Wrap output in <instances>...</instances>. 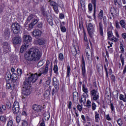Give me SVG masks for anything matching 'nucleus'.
I'll use <instances>...</instances> for the list:
<instances>
[{
    "label": "nucleus",
    "instance_id": "7c9ffc66",
    "mask_svg": "<svg viewBox=\"0 0 126 126\" xmlns=\"http://www.w3.org/2000/svg\"><path fill=\"white\" fill-rule=\"evenodd\" d=\"M78 99V93L77 92H74L73 93V99Z\"/></svg>",
    "mask_w": 126,
    "mask_h": 126
},
{
    "label": "nucleus",
    "instance_id": "e433bc0d",
    "mask_svg": "<svg viewBox=\"0 0 126 126\" xmlns=\"http://www.w3.org/2000/svg\"><path fill=\"white\" fill-rule=\"evenodd\" d=\"M12 110L13 113L14 115H16V114H18V113H19V108H12Z\"/></svg>",
    "mask_w": 126,
    "mask_h": 126
},
{
    "label": "nucleus",
    "instance_id": "c03bdc74",
    "mask_svg": "<svg viewBox=\"0 0 126 126\" xmlns=\"http://www.w3.org/2000/svg\"><path fill=\"white\" fill-rule=\"evenodd\" d=\"M60 28L61 29L62 32H64L65 31H66V29L65 28V27H63V25L61 24L60 26Z\"/></svg>",
    "mask_w": 126,
    "mask_h": 126
},
{
    "label": "nucleus",
    "instance_id": "774afa93",
    "mask_svg": "<svg viewBox=\"0 0 126 126\" xmlns=\"http://www.w3.org/2000/svg\"><path fill=\"white\" fill-rule=\"evenodd\" d=\"M40 126H46L44 119H42V122L40 123Z\"/></svg>",
    "mask_w": 126,
    "mask_h": 126
},
{
    "label": "nucleus",
    "instance_id": "b1692460",
    "mask_svg": "<svg viewBox=\"0 0 126 126\" xmlns=\"http://www.w3.org/2000/svg\"><path fill=\"white\" fill-rule=\"evenodd\" d=\"M41 13L44 17H47V16H48V13H47V12H46V11L45 10V8H44V7H42L41 8Z\"/></svg>",
    "mask_w": 126,
    "mask_h": 126
},
{
    "label": "nucleus",
    "instance_id": "de8ad7c7",
    "mask_svg": "<svg viewBox=\"0 0 126 126\" xmlns=\"http://www.w3.org/2000/svg\"><path fill=\"white\" fill-rule=\"evenodd\" d=\"M77 109L78 111H79V112H81V111H82V109H83L82 106L80 105V104H78L77 106Z\"/></svg>",
    "mask_w": 126,
    "mask_h": 126
},
{
    "label": "nucleus",
    "instance_id": "412c9836",
    "mask_svg": "<svg viewBox=\"0 0 126 126\" xmlns=\"http://www.w3.org/2000/svg\"><path fill=\"white\" fill-rule=\"evenodd\" d=\"M99 31L101 36H103V24L101 22L99 23Z\"/></svg>",
    "mask_w": 126,
    "mask_h": 126
},
{
    "label": "nucleus",
    "instance_id": "6e6552de",
    "mask_svg": "<svg viewBox=\"0 0 126 126\" xmlns=\"http://www.w3.org/2000/svg\"><path fill=\"white\" fill-rule=\"evenodd\" d=\"M48 1L50 2V5L53 6L55 12L58 14L59 13V4L52 0H49Z\"/></svg>",
    "mask_w": 126,
    "mask_h": 126
},
{
    "label": "nucleus",
    "instance_id": "09e8293b",
    "mask_svg": "<svg viewBox=\"0 0 126 126\" xmlns=\"http://www.w3.org/2000/svg\"><path fill=\"white\" fill-rule=\"evenodd\" d=\"M115 26L118 30L121 29V27L120 26V24H119L118 21L115 22Z\"/></svg>",
    "mask_w": 126,
    "mask_h": 126
},
{
    "label": "nucleus",
    "instance_id": "49530a36",
    "mask_svg": "<svg viewBox=\"0 0 126 126\" xmlns=\"http://www.w3.org/2000/svg\"><path fill=\"white\" fill-rule=\"evenodd\" d=\"M92 107L93 111H95L96 110V107H97V105H96V104H95V103L93 102L92 104Z\"/></svg>",
    "mask_w": 126,
    "mask_h": 126
},
{
    "label": "nucleus",
    "instance_id": "aec40b11",
    "mask_svg": "<svg viewBox=\"0 0 126 126\" xmlns=\"http://www.w3.org/2000/svg\"><path fill=\"white\" fill-rule=\"evenodd\" d=\"M94 119L95 123H99L100 120V114L97 111L94 112Z\"/></svg>",
    "mask_w": 126,
    "mask_h": 126
},
{
    "label": "nucleus",
    "instance_id": "e2e57ef3",
    "mask_svg": "<svg viewBox=\"0 0 126 126\" xmlns=\"http://www.w3.org/2000/svg\"><path fill=\"white\" fill-rule=\"evenodd\" d=\"M11 88V86L10 85V84L7 83L6 85V89H10Z\"/></svg>",
    "mask_w": 126,
    "mask_h": 126
},
{
    "label": "nucleus",
    "instance_id": "4d7b16f0",
    "mask_svg": "<svg viewBox=\"0 0 126 126\" xmlns=\"http://www.w3.org/2000/svg\"><path fill=\"white\" fill-rule=\"evenodd\" d=\"M17 73L19 74V75H21V74H22V69L20 68L17 69Z\"/></svg>",
    "mask_w": 126,
    "mask_h": 126
},
{
    "label": "nucleus",
    "instance_id": "bf43d9fd",
    "mask_svg": "<svg viewBox=\"0 0 126 126\" xmlns=\"http://www.w3.org/2000/svg\"><path fill=\"white\" fill-rule=\"evenodd\" d=\"M36 25V24H34V23H32L29 25V28L31 29H32L33 28V27Z\"/></svg>",
    "mask_w": 126,
    "mask_h": 126
},
{
    "label": "nucleus",
    "instance_id": "1a4fd4ad",
    "mask_svg": "<svg viewBox=\"0 0 126 126\" xmlns=\"http://www.w3.org/2000/svg\"><path fill=\"white\" fill-rule=\"evenodd\" d=\"M3 52L5 53H8L10 52V46L7 41H3L2 43Z\"/></svg>",
    "mask_w": 126,
    "mask_h": 126
},
{
    "label": "nucleus",
    "instance_id": "37998d69",
    "mask_svg": "<svg viewBox=\"0 0 126 126\" xmlns=\"http://www.w3.org/2000/svg\"><path fill=\"white\" fill-rule=\"evenodd\" d=\"M125 96L124 95V94H121L120 95L119 98L120 99V100L123 101V102H126V99H125Z\"/></svg>",
    "mask_w": 126,
    "mask_h": 126
},
{
    "label": "nucleus",
    "instance_id": "4468645a",
    "mask_svg": "<svg viewBox=\"0 0 126 126\" xmlns=\"http://www.w3.org/2000/svg\"><path fill=\"white\" fill-rule=\"evenodd\" d=\"M82 74L84 78L85 77L86 70L85 69V61L83 57H82Z\"/></svg>",
    "mask_w": 126,
    "mask_h": 126
},
{
    "label": "nucleus",
    "instance_id": "58836bf2",
    "mask_svg": "<svg viewBox=\"0 0 126 126\" xmlns=\"http://www.w3.org/2000/svg\"><path fill=\"white\" fill-rule=\"evenodd\" d=\"M86 107L87 108H91V101L89 99H88L87 101Z\"/></svg>",
    "mask_w": 126,
    "mask_h": 126
},
{
    "label": "nucleus",
    "instance_id": "6e6d98bb",
    "mask_svg": "<svg viewBox=\"0 0 126 126\" xmlns=\"http://www.w3.org/2000/svg\"><path fill=\"white\" fill-rule=\"evenodd\" d=\"M92 2L94 4V8L95 10L96 9V0H92Z\"/></svg>",
    "mask_w": 126,
    "mask_h": 126
},
{
    "label": "nucleus",
    "instance_id": "c756f323",
    "mask_svg": "<svg viewBox=\"0 0 126 126\" xmlns=\"http://www.w3.org/2000/svg\"><path fill=\"white\" fill-rule=\"evenodd\" d=\"M120 2H118V0H113V2H114V4H115V5H119L120 6H121L122 7V6H123V5L122 4V2H121V0H120Z\"/></svg>",
    "mask_w": 126,
    "mask_h": 126
},
{
    "label": "nucleus",
    "instance_id": "20e7f679",
    "mask_svg": "<svg viewBox=\"0 0 126 126\" xmlns=\"http://www.w3.org/2000/svg\"><path fill=\"white\" fill-rule=\"evenodd\" d=\"M49 67H50L49 70L52 72L53 68L52 67V63H51V61L47 60L46 61L45 67H42L39 69L40 72H41V73H43V74H47L48 73V71H49Z\"/></svg>",
    "mask_w": 126,
    "mask_h": 126
},
{
    "label": "nucleus",
    "instance_id": "f3484780",
    "mask_svg": "<svg viewBox=\"0 0 126 126\" xmlns=\"http://www.w3.org/2000/svg\"><path fill=\"white\" fill-rule=\"evenodd\" d=\"M42 34V32L39 30H34L32 32V36L33 37H35V38H38L40 37Z\"/></svg>",
    "mask_w": 126,
    "mask_h": 126
},
{
    "label": "nucleus",
    "instance_id": "0eeeda50",
    "mask_svg": "<svg viewBox=\"0 0 126 126\" xmlns=\"http://www.w3.org/2000/svg\"><path fill=\"white\" fill-rule=\"evenodd\" d=\"M11 30L14 34H18L20 31V25L17 23L13 24L11 26Z\"/></svg>",
    "mask_w": 126,
    "mask_h": 126
},
{
    "label": "nucleus",
    "instance_id": "680f3d73",
    "mask_svg": "<svg viewBox=\"0 0 126 126\" xmlns=\"http://www.w3.org/2000/svg\"><path fill=\"white\" fill-rule=\"evenodd\" d=\"M44 64V63H43V61H39L37 64L38 66H42Z\"/></svg>",
    "mask_w": 126,
    "mask_h": 126
},
{
    "label": "nucleus",
    "instance_id": "dca6fc26",
    "mask_svg": "<svg viewBox=\"0 0 126 126\" xmlns=\"http://www.w3.org/2000/svg\"><path fill=\"white\" fill-rule=\"evenodd\" d=\"M32 109L35 111V112H37L38 113H40L43 109H44L41 105H37V104H33L32 106Z\"/></svg>",
    "mask_w": 126,
    "mask_h": 126
},
{
    "label": "nucleus",
    "instance_id": "f257e3e1",
    "mask_svg": "<svg viewBox=\"0 0 126 126\" xmlns=\"http://www.w3.org/2000/svg\"><path fill=\"white\" fill-rule=\"evenodd\" d=\"M41 52L36 48H31L25 54V58L28 61H39L41 59Z\"/></svg>",
    "mask_w": 126,
    "mask_h": 126
},
{
    "label": "nucleus",
    "instance_id": "ea45409f",
    "mask_svg": "<svg viewBox=\"0 0 126 126\" xmlns=\"http://www.w3.org/2000/svg\"><path fill=\"white\" fill-rule=\"evenodd\" d=\"M19 108V103L17 102H15L13 104V106L12 108Z\"/></svg>",
    "mask_w": 126,
    "mask_h": 126
},
{
    "label": "nucleus",
    "instance_id": "3c124183",
    "mask_svg": "<svg viewBox=\"0 0 126 126\" xmlns=\"http://www.w3.org/2000/svg\"><path fill=\"white\" fill-rule=\"evenodd\" d=\"M117 123L119 125V126H123V121H122V119H118L117 121Z\"/></svg>",
    "mask_w": 126,
    "mask_h": 126
},
{
    "label": "nucleus",
    "instance_id": "72a5a7b5",
    "mask_svg": "<svg viewBox=\"0 0 126 126\" xmlns=\"http://www.w3.org/2000/svg\"><path fill=\"white\" fill-rule=\"evenodd\" d=\"M82 86V90L83 92H85L86 94H87L88 93V89L85 87V85L84 84H83Z\"/></svg>",
    "mask_w": 126,
    "mask_h": 126
},
{
    "label": "nucleus",
    "instance_id": "a878e982",
    "mask_svg": "<svg viewBox=\"0 0 126 126\" xmlns=\"http://www.w3.org/2000/svg\"><path fill=\"white\" fill-rule=\"evenodd\" d=\"M70 66L68 65L67 66L66 77L70 76Z\"/></svg>",
    "mask_w": 126,
    "mask_h": 126
},
{
    "label": "nucleus",
    "instance_id": "0e129e2a",
    "mask_svg": "<svg viewBox=\"0 0 126 126\" xmlns=\"http://www.w3.org/2000/svg\"><path fill=\"white\" fill-rule=\"evenodd\" d=\"M106 120L107 121H112V118H111V117H110V115L107 114L106 116Z\"/></svg>",
    "mask_w": 126,
    "mask_h": 126
},
{
    "label": "nucleus",
    "instance_id": "473e14b6",
    "mask_svg": "<svg viewBox=\"0 0 126 126\" xmlns=\"http://www.w3.org/2000/svg\"><path fill=\"white\" fill-rule=\"evenodd\" d=\"M120 24L122 28H126V22H125V20H121L120 21Z\"/></svg>",
    "mask_w": 126,
    "mask_h": 126
},
{
    "label": "nucleus",
    "instance_id": "f704fd0d",
    "mask_svg": "<svg viewBox=\"0 0 126 126\" xmlns=\"http://www.w3.org/2000/svg\"><path fill=\"white\" fill-rule=\"evenodd\" d=\"M50 93H51V91H50L49 90H46L44 93L45 97H49V96H50Z\"/></svg>",
    "mask_w": 126,
    "mask_h": 126
},
{
    "label": "nucleus",
    "instance_id": "39448f33",
    "mask_svg": "<svg viewBox=\"0 0 126 126\" xmlns=\"http://www.w3.org/2000/svg\"><path fill=\"white\" fill-rule=\"evenodd\" d=\"M27 21L28 22L31 21L32 23H33V24H37L39 21V18L35 15L31 14L28 16Z\"/></svg>",
    "mask_w": 126,
    "mask_h": 126
},
{
    "label": "nucleus",
    "instance_id": "13d9d810",
    "mask_svg": "<svg viewBox=\"0 0 126 126\" xmlns=\"http://www.w3.org/2000/svg\"><path fill=\"white\" fill-rule=\"evenodd\" d=\"M88 9H89V11H92V9H93L92 4H91V3L89 4Z\"/></svg>",
    "mask_w": 126,
    "mask_h": 126
},
{
    "label": "nucleus",
    "instance_id": "6ab92c4d",
    "mask_svg": "<svg viewBox=\"0 0 126 126\" xmlns=\"http://www.w3.org/2000/svg\"><path fill=\"white\" fill-rule=\"evenodd\" d=\"M113 28L112 27L108 28L107 36L108 38H111L113 36Z\"/></svg>",
    "mask_w": 126,
    "mask_h": 126
},
{
    "label": "nucleus",
    "instance_id": "8fccbe9b",
    "mask_svg": "<svg viewBox=\"0 0 126 126\" xmlns=\"http://www.w3.org/2000/svg\"><path fill=\"white\" fill-rule=\"evenodd\" d=\"M13 125V121L12 120H10L7 123V126H12Z\"/></svg>",
    "mask_w": 126,
    "mask_h": 126
},
{
    "label": "nucleus",
    "instance_id": "423d86ee",
    "mask_svg": "<svg viewBox=\"0 0 126 126\" xmlns=\"http://www.w3.org/2000/svg\"><path fill=\"white\" fill-rule=\"evenodd\" d=\"M91 97L92 98V100L94 101H97L99 99V93L97 90L95 89H93L90 92Z\"/></svg>",
    "mask_w": 126,
    "mask_h": 126
},
{
    "label": "nucleus",
    "instance_id": "a18cd8bd",
    "mask_svg": "<svg viewBox=\"0 0 126 126\" xmlns=\"http://www.w3.org/2000/svg\"><path fill=\"white\" fill-rule=\"evenodd\" d=\"M20 121H21V117L20 116L18 115L16 117V122L17 124H19L20 123Z\"/></svg>",
    "mask_w": 126,
    "mask_h": 126
},
{
    "label": "nucleus",
    "instance_id": "7ed1b4c3",
    "mask_svg": "<svg viewBox=\"0 0 126 126\" xmlns=\"http://www.w3.org/2000/svg\"><path fill=\"white\" fill-rule=\"evenodd\" d=\"M30 74L28 79H26L25 81H27L28 83L31 84V82H32V83H35L38 80V78H39L42 74H44V73H41V72H40V69H39L38 73H35L34 74H31V73H30Z\"/></svg>",
    "mask_w": 126,
    "mask_h": 126
},
{
    "label": "nucleus",
    "instance_id": "a19ab883",
    "mask_svg": "<svg viewBox=\"0 0 126 126\" xmlns=\"http://www.w3.org/2000/svg\"><path fill=\"white\" fill-rule=\"evenodd\" d=\"M63 53H60L59 55V60L60 61H63Z\"/></svg>",
    "mask_w": 126,
    "mask_h": 126
},
{
    "label": "nucleus",
    "instance_id": "69168bd1",
    "mask_svg": "<svg viewBox=\"0 0 126 126\" xmlns=\"http://www.w3.org/2000/svg\"><path fill=\"white\" fill-rule=\"evenodd\" d=\"M6 78H8V80H9V79H11V74L10 73H9L8 75L5 76Z\"/></svg>",
    "mask_w": 126,
    "mask_h": 126
},
{
    "label": "nucleus",
    "instance_id": "864d4df0",
    "mask_svg": "<svg viewBox=\"0 0 126 126\" xmlns=\"http://www.w3.org/2000/svg\"><path fill=\"white\" fill-rule=\"evenodd\" d=\"M75 53H73L74 54V56H76V54L79 55L80 54V51H79V48H77V49H75Z\"/></svg>",
    "mask_w": 126,
    "mask_h": 126
},
{
    "label": "nucleus",
    "instance_id": "603ef678",
    "mask_svg": "<svg viewBox=\"0 0 126 126\" xmlns=\"http://www.w3.org/2000/svg\"><path fill=\"white\" fill-rule=\"evenodd\" d=\"M0 120L1 122H3L6 121V119L5 118V117H4V116H1L0 117Z\"/></svg>",
    "mask_w": 126,
    "mask_h": 126
},
{
    "label": "nucleus",
    "instance_id": "c85d7f7f",
    "mask_svg": "<svg viewBox=\"0 0 126 126\" xmlns=\"http://www.w3.org/2000/svg\"><path fill=\"white\" fill-rule=\"evenodd\" d=\"M104 16V12L103 10H101L98 14V18L99 19H103V17Z\"/></svg>",
    "mask_w": 126,
    "mask_h": 126
},
{
    "label": "nucleus",
    "instance_id": "4be33fe9",
    "mask_svg": "<svg viewBox=\"0 0 126 126\" xmlns=\"http://www.w3.org/2000/svg\"><path fill=\"white\" fill-rule=\"evenodd\" d=\"M11 79L12 82H16V80H17V74L16 73H12L11 77Z\"/></svg>",
    "mask_w": 126,
    "mask_h": 126
},
{
    "label": "nucleus",
    "instance_id": "ddd939ff",
    "mask_svg": "<svg viewBox=\"0 0 126 126\" xmlns=\"http://www.w3.org/2000/svg\"><path fill=\"white\" fill-rule=\"evenodd\" d=\"M87 31L90 35V37H92V34L94 33V27L92 23L89 24L88 27H87Z\"/></svg>",
    "mask_w": 126,
    "mask_h": 126
},
{
    "label": "nucleus",
    "instance_id": "338daca9",
    "mask_svg": "<svg viewBox=\"0 0 126 126\" xmlns=\"http://www.w3.org/2000/svg\"><path fill=\"white\" fill-rule=\"evenodd\" d=\"M121 36H122V38H123L124 39V40H126V33H123L121 34Z\"/></svg>",
    "mask_w": 126,
    "mask_h": 126
},
{
    "label": "nucleus",
    "instance_id": "79ce46f5",
    "mask_svg": "<svg viewBox=\"0 0 126 126\" xmlns=\"http://www.w3.org/2000/svg\"><path fill=\"white\" fill-rule=\"evenodd\" d=\"M81 6L83 7H85V0H80Z\"/></svg>",
    "mask_w": 126,
    "mask_h": 126
},
{
    "label": "nucleus",
    "instance_id": "5701e85b",
    "mask_svg": "<svg viewBox=\"0 0 126 126\" xmlns=\"http://www.w3.org/2000/svg\"><path fill=\"white\" fill-rule=\"evenodd\" d=\"M29 46V44H26L25 43H24V44L21 47V49H20L21 53H23L24 51H26V49L28 48Z\"/></svg>",
    "mask_w": 126,
    "mask_h": 126
},
{
    "label": "nucleus",
    "instance_id": "a211bd4d",
    "mask_svg": "<svg viewBox=\"0 0 126 126\" xmlns=\"http://www.w3.org/2000/svg\"><path fill=\"white\" fill-rule=\"evenodd\" d=\"M3 35L6 40H8V39H9V37L10 36V32L9 31V29L7 28L5 29Z\"/></svg>",
    "mask_w": 126,
    "mask_h": 126
},
{
    "label": "nucleus",
    "instance_id": "cd10ccee",
    "mask_svg": "<svg viewBox=\"0 0 126 126\" xmlns=\"http://www.w3.org/2000/svg\"><path fill=\"white\" fill-rule=\"evenodd\" d=\"M120 59L121 62L122 63V66H124V65H125V57L123 56V54H122L120 56Z\"/></svg>",
    "mask_w": 126,
    "mask_h": 126
},
{
    "label": "nucleus",
    "instance_id": "393cba45",
    "mask_svg": "<svg viewBox=\"0 0 126 126\" xmlns=\"http://www.w3.org/2000/svg\"><path fill=\"white\" fill-rule=\"evenodd\" d=\"M43 117L45 121H49V119H50V113L49 112H45L43 114Z\"/></svg>",
    "mask_w": 126,
    "mask_h": 126
},
{
    "label": "nucleus",
    "instance_id": "c9c22d12",
    "mask_svg": "<svg viewBox=\"0 0 126 126\" xmlns=\"http://www.w3.org/2000/svg\"><path fill=\"white\" fill-rule=\"evenodd\" d=\"M53 70H54L55 73H56V74H58L59 72H58V71L59 70V69L58 68V65H55L54 66Z\"/></svg>",
    "mask_w": 126,
    "mask_h": 126
},
{
    "label": "nucleus",
    "instance_id": "5fc2aeb1",
    "mask_svg": "<svg viewBox=\"0 0 126 126\" xmlns=\"http://www.w3.org/2000/svg\"><path fill=\"white\" fill-rule=\"evenodd\" d=\"M6 107L7 109H10V108H11V104L10 102H7L6 104Z\"/></svg>",
    "mask_w": 126,
    "mask_h": 126
},
{
    "label": "nucleus",
    "instance_id": "f03ea898",
    "mask_svg": "<svg viewBox=\"0 0 126 126\" xmlns=\"http://www.w3.org/2000/svg\"><path fill=\"white\" fill-rule=\"evenodd\" d=\"M30 84L27 82V81H25L23 83V87L22 89V98L26 99L28 96L31 94V89Z\"/></svg>",
    "mask_w": 126,
    "mask_h": 126
},
{
    "label": "nucleus",
    "instance_id": "9d476101",
    "mask_svg": "<svg viewBox=\"0 0 126 126\" xmlns=\"http://www.w3.org/2000/svg\"><path fill=\"white\" fill-rule=\"evenodd\" d=\"M22 39L19 35H16L13 37L12 42L14 45H19L21 44Z\"/></svg>",
    "mask_w": 126,
    "mask_h": 126
},
{
    "label": "nucleus",
    "instance_id": "9b49d317",
    "mask_svg": "<svg viewBox=\"0 0 126 126\" xmlns=\"http://www.w3.org/2000/svg\"><path fill=\"white\" fill-rule=\"evenodd\" d=\"M86 56L89 63H92V52L90 50V48H87L86 49Z\"/></svg>",
    "mask_w": 126,
    "mask_h": 126
},
{
    "label": "nucleus",
    "instance_id": "4c0bfd02",
    "mask_svg": "<svg viewBox=\"0 0 126 126\" xmlns=\"http://www.w3.org/2000/svg\"><path fill=\"white\" fill-rule=\"evenodd\" d=\"M110 12L113 16H114V14H116L117 13V10L115 8H111L110 9Z\"/></svg>",
    "mask_w": 126,
    "mask_h": 126
},
{
    "label": "nucleus",
    "instance_id": "052dcab7",
    "mask_svg": "<svg viewBox=\"0 0 126 126\" xmlns=\"http://www.w3.org/2000/svg\"><path fill=\"white\" fill-rule=\"evenodd\" d=\"M22 126H28V122L26 121L23 122Z\"/></svg>",
    "mask_w": 126,
    "mask_h": 126
},
{
    "label": "nucleus",
    "instance_id": "f8f14e48",
    "mask_svg": "<svg viewBox=\"0 0 126 126\" xmlns=\"http://www.w3.org/2000/svg\"><path fill=\"white\" fill-rule=\"evenodd\" d=\"M23 41L24 44L30 45V43L32 42V37L30 35H24L23 36Z\"/></svg>",
    "mask_w": 126,
    "mask_h": 126
},
{
    "label": "nucleus",
    "instance_id": "2eb2a0df",
    "mask_svg": "<svg viewBox=\"0 0 126 126\" xmlns=\"http://www.w3.org/2000/svg\"><path fill=\"white\" fill-rule=\"evenodd\" d=\"M53 84L56 90H59L60 88V82L58 80V79L56 77L53 78Z\"/></svg>",
    "mask_w": 126,
    "mask_h": 126
},
{
    "label": "nucleus",
    "instance_id": "2f4dec72",
    "mask_svg": "<svg viewBox=\"0 0 126 126\" xmlns=\"http://www.w3.org/2000/svg\"><path fill=\"white\" fill-rule=\"evenodd\" d=\"M120 49L122 54H124L125 53V48H124V44L122 42H120Z\"/></svg>",
    "mask_w": 126,
    "mask_h": 126
},
{
    "label": "nucleus",
    "instance_id": "bb28decb",
    "mask_svg": "<svg viewBox=\"0 0 126 126\" xmlns=\"http://www.w3.org/2000/svg\"><path fill=\"white\" fill-rule=\"evenodd\" d=\"M36 41H37V42L38 44V45H40V46L45 45V40L44 39H37Z\"/></svg>",
    "mask_w": 126,
    "mask_h": 126
}]
</instances>
